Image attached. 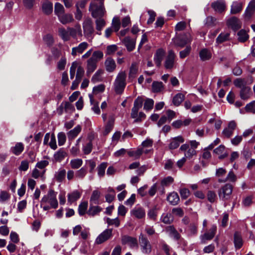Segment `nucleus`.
<instances>
[{"label":"nucleus","mask_w":255,"mask_h":255,"mask_svg":"<svg viewBox=\"0 0 255 255\" xmlns=\"http://www.w3.org/2000/svg\"><path fill=\"white\" fill-rule=\"evenodd\" d=\"M175 54L172 50H170L168 52V55L166 57L164 66L167 70H172L175 65Z\"/></svg>","instance_id":"obj_7"},{"label":"nucleus","mask_w":255,"mask_h":255,"mask_svg":"<svg viewBox=\"0 0 255 255\" xmlns=\"http://www.w3.org/2000/svg\"><path fill=\"white\" fill-rule=\"evenodd\" d=\"M66 171L64 168H60L54 174V178L58 182H62L66 177Z\"/></svg>","instance_id":"obj_29"},{"label":"nucleus","mask_w":255,"mask_h":255,"mask_svg":"<svg viewBox=\"0 0 255 255\" xmlns=\"http://www.w3.org/2000/svg\"><path fill=\"white\" fill-rule=\"evenodd\" d=\"M104 56L103 53L101 51H95L93 52L92 56L90 59L97 62L98 61L103 58Z\"/></svg>","instance_id":"obj_53"},{"label":"nucleus","mask_w":255,"mask_h":255,"mask_svg":"<svg viewBox=\"0 0 255 255\" xmlns=\"http://www.w3.org/2000/svg\"><path fill=\"white\" fill-rule=\"evenodd\" d=\"M97 19L95 21L96 23V28L97 30L96 34L98 35H101V31L103 28L106 25V22L105 20L101 18V17L96 18Z\"/></svg>","instance_id":"obj_31"},{"label":"nucleus","mask_w":255,"mask_h":255,"mask_svg":"<svg viewBox=\"0 0 255 255\" xmlns=\"http://www.w3.org/2000/svg\"><path fill=\"white\" fill-rule=\"evenodd\" d=\"M66 64V59L65 57H62L57 63V68L59 70H63L65 69Z\"/></svg>","instance_id":"obj_61"},{"label":"nucleus","mask_w":255,"mask_h":255,"mask_svg":"<svg viewBox=\"0 0 255 255\" xmlns=\"http://www.w3.org/2000/svg\"><path fill=\"white\" fill-rule=\"evenodd\" d=\"M164 55V51L161 49H158L154 56V61L157 67L161 65Z\"/></svg>","instance_id":"obj_25"},{"label":"nucleus","mask_w":255,"mask_h":255,"mask_svg":"<svg viewBox=\"0 0 255 255\" xmlns=\"http://www.w3.org/2000/svg\"><path fill=\"white\" fill-rule=\"evenodd\" d=\"M251 95V89L250 87L245 86L242 87L240 91V97L242 99L246 100L248 99Z\"/></svg>","instance_id":"obj_33"},{"label":"nucleus","mask_w":255,"mask_h":255,"mask_svg":"<svg viewBox=\"0 0 255 255\" xmlns=\"http://www.w3.org/2000/svg\"><path fill=\"white\" fill-rule=\"evenodd\" d=\"M112 236V229H106L102 232L96 239L95 245H100L109 240Z\"/></svg>","instance_id":"obj_8"},{"label":"nucleus","mask_w":255,"mask_h":255,"mask_svg":"<svg viewBox=\"0 0 255 255\" xmlns=\"http://www.w3.org/2000/svg\"><path fill=\"white\" fill-rule=\"evenodd\" d=\"M207 197L208 200L210 203H214L217 199V195L216 193L214 191L212 190H209L208 191Z\"/></svg>","instance_id":"obj_57"},{"label":"nucleus","mask_w":255,"mask_h":255,"mask_svg":"<svg viewBox=\"0 0 255 255\" xmlns=\"http://www.w3.org/2000/svg\"><path fill=\"white\" fill-rule=\"evenodd\" d=\"M227 23L234 30H237L241 27V22L236 17H233L229 19Z\"/></svg>","instance_id":"obj_17"},{"label":"nucleus","mask_w":255,"mask_h":255,"mask_svg":"<svg viewBox=\"0 0 255 255\" xmlns=\"http://www.w3.org/2000/svg\"><path fill=\"white\" fill-rule=\"evenodd\" d=\"M230 33L229 32H222L216 38V43L218 44L222 43L229 40Z\"/></svg>","instance_id":"obj_35"},{"label":"nucleus","mask_w":255,"mask_h":255,"mask_svg":"<svg viewBox=\"0 0 255 255\" xmlns=\"http://www.w3.org/2000/svg\"><path fill=\"white\" fill-rule=\"evenodd\" d=\"M238 40L241 42H244L249 38V35L247 31L242 29L238 32Z\"/></svg>","instance_id":"obj_46"},{"label":"nucleus","mask_w":255,"mask_h":255,"mask_svg":"<svg viewBox=\"0 0 255 255\" xmlns=\"http://www.w3.org/2000/svg\"><path fill=\"white\" fill-rule=\"evenodd\" d=\"M103 73V70L101 69H99L96 71V72L93 76L91 81L93 83H96L97 82H100L102 81V75Z\"/></svg>","instance_id":"obj_47"},{"label":"nucleus","mask_w":255,"mask_h":255,"mask_svg":"<svg viewBox=\"0 0 255 255\" xmlns=\"http://www.w3.org/2000/svg\"><path fill=\"white\" fill-rule=\"evenodd\" d=\"M161 220L166 224H171L173 218L171 214H163L161 217Z\"/></svg>","instance_id":"obj_49"},{"label":"nucleus","mask_w":255,"mask_h":255,"mask_svg":"<svg viewBox=\"0 0 255 255\" xmlns=\"http://www.w3.org/2000/svg\"><path fill=\"white\" fill-rule=\"evenodd\" d=\"M138 71V66L136 63H132L130 67L129 77L134 78Z\"/></svg>","instance_id":"obj_50"},{"label":"nucleus","mask_w":255,"mask_h":255,"mask_svg":"<svg viewBox=\"0 0 255 255\" xmlns=\"http://www.w3.org/2000/svg\"><path fill=\"white\" fill-rule=\"evenodd\" d=\"M57 137L59 145H63L65 143L66 139L65 133L63 132H60L58 134Z\"/></svg>","instance_id":"obj_56"},{"label":"nucleus","mask_w":255,"mask_h":255,"mask_svg":"<svg viewBox=\"0 0 255 255\" xmlns=\"http://www.w3.org/2000/svg\"><path fill=\"white\" fill-rule=\"evenodd\" d=\"M58 34L64 41H67L70 39V34L68 30L64 27H60L58 29Z\"/></svg>","instance_id":"obj_27"},{"label":"nucleus","mask_w":255,"mask_h":255,"mask_svg":"<svg viewBox=\"0 0 255 255\" xmlns=\"http://www.w3.org/2000/svg\"><path fill=\"white\" fill-rule=\"evenodd\" d=\"M45 170H44L42 171H40L35 168L32 171V176L35 179H37L40 177H42L45 173Z\"/></svg>","instance_id":"obj_59"},{"label":"nucleus","mask_w":255,"mask_h":255,"mask_svg":"<svg viewBox=\"0 0 255 255\" xmlns=\"http://www.w3.org/2000/svg\"><path fill=\"white\" fill-rule=\"evenodd\" d=\"M154 104V101L152 99H147L144 104V109L150 110L152 109Z\"/></svg>","instance_id":"obj_60"},{"label":"nucleus","mask_w":255,"mask_h":255,"mask_svg":"<svg viewBox=\"0 0 255 255\" xmlns=\"http://www.w3.org/2000/svg\"><path fill=\"white\" fill-rule=\"evenodd\" d=\"M167 200L170 204L174 206L178 204L180 199L177 193L173 192L168 195Z\"/></svg>","instance_id":"obj_24"},{"label":"nucleus","mask_w":255,"mask_h":255,"mask_svg":"<svg viewBox=\"0 0 255 255\" xmlns=\"http://www.w3.org/2000/svg\"><path fill=\"white\" fill-rule=\"evenodd\" d=\"M70 36L74 39H78L82 37V31L79 24H76L74 27H68Z\"/></svg>","instance_id":"obj_12"},{"label":"nucleus","mask_w":255,"mask_h":255,"mask_svg":"<svg viewBox=\"0 0 255 255\" xmlns=\"http://www.w3.org/2000/svg\"><path fill=\"white\" fill-rule=\"evenodd\" d=\"M104 0H93L89 6V11L94 18L101 17L104 13Z\"/></svg>","instance_id":"obj_1"},{"label":"nucleus","mask_w":255,"mask_h":255,"mask_svg":"<svg viewBox=\"0 0 255 255\" xmlns=\"http://www.w3.org/2000/svg\"><path fill=\"white\" fill-rule=\"evenodd\" d=\"M128 51H132L135 45V40L129 36L126 37L122 40Z\"/></svg>","instance_id":"obj_16"},{"label":"nucleus","mask_w":255,"mask_h":255,"mask_svg":"<svg viewBox=\"0 0 255 255\" xmlns=\"http://www.w3.org/2000/svg\"><path fill=\"white\" fill-rule=\"evenodd\" d=\"M58 17L59 20L63 24H66L69 23H71L74 21L73 15L71 14L65 13V12L59 15Z\"/></svg>","instance_id":"obj_21"},{"label":"nucleus","mask_w":255,"mask_h":255,"mask_svg":"<svg viewBox=\"0 0 255 255\" xmlns=\"http://www.w3.org/2000/svg\"><path fill=\"white\" fill-rule=\"evenodd\" d=\"M42 10L46 14H50L53 10V4L51 2L47 1L42 4Z\"/></svg>","instance_id":"obj_42"},{"label":"nucleus","mask_w":255,"mask_h":255,"mask_svg":"<svg viewBox=\"0 0 255 255\" xmlns=\"http://www.w3.org/2000/svg\"><path fill=\"white\" fill-rule=\"evenodd\" d=\"M143 151L142 148H138L136 150L129 151L128 152V155L130 157H134L135 158H138L142 154Z\"/></svg>","instance_id":"obj_52"},{"label":"nucleus","mask_w":255,"mask_h":255,"mask_svg":"<svg viewBox=\"0 0 255 255\" xmlns=\"http://www.w3.org/2000/svg\"><path fill=\"white\" fill-rule=\"evenodd\" d=\"M139 241L143 253L148 254L151 252V245L146 237L141 234L139 237Z\"/></svg>","instance_id":"obj_10"},{"label":"nucleus","mask_w":255,"mask_h":255,"mask_svg":"<svg viewBox=\"0 0 255 255\" xmlns=\"http://www.w3.org/2000/svg\"><path fill=\"white\" fill-rule=\"evenodd\" d=\"M216 19L212 16H209L207 17L205 20V24L207 26H212L215 24Z\"/></svg>","instance_id":"obj_62"},{"label":"nucleus","mask_w":255,"mask_h":255,"mask_svg":"<svg viewBox=\"0 0 255 255\" xmlns=\"http://www.w3.org/2000/svg\"><path fill=\"white\" fill-rule=\"evenodd\" d=\"M234 243L236 250L240 249L243 245V241L241 234L236 232L234 235Z\"/></svg>","instance_id":"obj_20"},{"label":"nucleus","mask_w":255,"mask_h":255,"mask_svg":"<svg viewBox=\"0 0 255 255\" xmlns=\"http://www.w3.org/2000/svg\"><path fill=\"white\" fill-rule=\"evenodd\" d=\"M93 144L91 141L83 145L82 150L84 154H89L92 150Z\"/></svg>","instance_id":"obj_51"},{"label":"nucleus","mask_w":255,"mask_h":255,"mask_svg":"<svg viewBox=\"0 0 255 255\" xmlns=\"http://www.w3.org/2000/svg\"><path fill=\"white\" fill-rule=\"evenodd\" d=\"M65 12L64 7L59 2H56L55 4L54 12L55 14L58 17L59 15L62 14Z\"/></svg>","instance_id":"obj_48"},{"label":"nucleus","mask_w":255,"mask_h":255,"mask_svg":"<svg viewBox=\"0 0 255 255\" xmlns=\"http://www.w3.org/2000/svg\"><path fill=\"white\" fill-rule=\"evenodd\" d=\"M87 173V170L85 167L81 168L75 172V177L79 179H83Z\"/></svg>","instance_id":"obj_45"},{"label":"nucleus","mask_w":255,"mask_h":255,"mask_svg":"<svg viewBox=\"0 0 255 255\" xmlns=\"http://www.w3.org/2000/svg\"><path fill=\"white\" fill-rule=\"evenodd\" d=\"M101 193L98 190H94L92 193L89 201L90 204L98 205L100 204V197Z\"/></svg>","instance_id":"obj_26"},{"label":"nucleus","mask_w":255,"mask_h":255,"mask_svg":"<svg viewBox=\"0 0 255 255\" xmlns=\"http://www.w3.org/2000/svg\"><path fill=\"white\" fill-rule=\"evenodd\" d=\"M126 75L125 72H121L118 75L115 81V91L117 94H121L126 87Z\"/></svg>","instance_id":"obj_2"},{"label":"nucleus","mask_w":255,"mask_h":255,"mask_svg":"<svg viewBox=\"0 0 255 255\" xmlns=\"http://www.w3.org/2000/svg\"><path fill=\"white\" fill-rule=\"evenodd\" d=\"M255 12V0H252L249 3L243 15L246 20H249Z\"/></svg>","instance_id":"obj_11"},{"label":"nucleus","mask_w":255,"mask_h":255,"mask_svg":"<svg viewBox=\"0 0 255 255\" xmlns=\"http://www.w3.org/2000/svg\"><path fill=\"white\" fill-rule=\"evenodd\" d=\"M107 167V162H102L97 167L98 175L99 177H102L104 176L105 173V170Z\"/></svg>","instance_id":"obj_43"},{"label":"nucleus","mask_w":255,"mask_h":255,"mask_svg":"<svg viewBox=\"0 0 255 255\" xmlns=\"http://www.w3.org/2000/svg\"><path fill=\"white\" fill-rule=\"evenodd\" d=\"M184 98V94L181 93L177 94L173 98V104L176 106H178L183 102Z\"/></svg>","instance_id":"obj_41"},{"label":"nucleus","mask_w":255,"mask_h":255,"mask_svg":"<svg viewBox=\"0 0 255 255\" xmlns=\"http://www.w3.org/2000/svg\"><path fill=\"white\" fill-rule=\"evenodd\" d=\"M237 127V124L234 121L230 122L228 124V127L224 129L222 131V136L224 138H230Z\"/></svg>","instance_id":"obj_9"},{"label":"nucleus","mask_w":255,"mask_h":255,"mask_svg":"<svg viewBox=\"0 0 255 255\" xmlns=\"http://www.w3.org/2000/svg\"><path fill=\"white\" fill-rule=\"evenodd\" d=\"M24 148V146L22 142H17L14 146L10 148V151L13 154L18 156L23 152Z\"/></svg>","instance_id":"obj_23"},{"label":"nucleus","mask_w":255,"mask_h":255,"mask_svg":"<svg viewBox=\"0 0 255 255\" xmlns=\"http://www.w3.org/2000/svg\"><path fill=\"white\" fill-rule=\"evenodd\" d=\"M83 164V160L80 158H75L71 159L70 162V165L72 169H78Z\"/></svg>","instance_id":"obj_40"},{"label":"nucleus","mask_w":255,"mask_h":255,"mask_svg":"<svg viewBox=\"0 0 255 255\" xmlns=\"http://www.w3.org/2000/svg\"><path fill=\"white\" fill-rule=\"evenodd\" d=\"M45 203H49L51 207L54 209L58 207L56 193L53 190L50 189L47 194L44 195L41 199V206Z\"/></svg>","instance_id":"obj_3"},{"label":"nucleus","mask_w":255,"mask_h":255,"mask_svg":"<svg viewBox=\"0 0 255 255\" xmlns=\"http://www.w3.org/2000/svg\"><path fill=\"white\" fill-rule=\"evenodd\" d=\"M66 152L63 148H60L54 154V159L56 161H62L65 157Z\"/></svg>","instance_id":"obj_38"},{"label":"nucleus","mask_w":255,"mask_h":255,"mask_svg":"<svg viewBox=\"0 0 255 255\" xmlns=\"http://www.w3.org/2000/svg\"><path fill=\"white\" fill-rule=\"evenodd\" d=\"M91 104L92 105L91 108L92 110L96 114H100V110L99 107V103L95 102L94 100L93 97L91 94L89 95Z\"/></svg>","instance_id":"obj_36"},{"label":"nucleus","mask_w":255,"mask_h":255,"mask_svg":"<svg viewBox=\"0 0 255 255\" xmlns=\"http://www.w3.org/2000/svg\"><path fill=\"white\" fill-rule=\"evenodd\" d=\"M245 109L246 111L248 113L255 114V101H253L247 104Z\"/></svg>","instance_id":"obj_54"},{"label":"nucleus","mask_w":255,"mask_h":255,"mask_svg":"<svg viewBox=\"0 0 255 255\" xmlns=\"http://www.w3.org/2000/svg\"><path fill=\"white\" fill-rule=\"evenodd\" d=\"M97 64V62H95V61L90 58L88 60L87 65V74L88 76L90 75L96 70Z\"/></svg>","instance_id":"obj_30"},{"label":"nucleus","mask_w":255,"mask_h":255,"mask_svg":"<svg viewBox=\"0 0 255 255\" xmlns=\"http://www.w3.org/2000/svg\"><path fill=\"white\" fill-rule=\"evenodd\" d=\"M184 142V139L182 136H178L173 137L170 139L169 144V148L170 149H175L179 147L180 144Z\"/></svg>","instance_id":"obj_15"},{"label":"nucleus","mask_w":255,"mask_h":255,"mask_svg":"<svg viewBox=\"0 0 255 255\" xmlns=\"http://www.w3.org/2000/svg\"><path fill=\"white\" fill-rule=\"evenodd\" d=\"M200 57L203 61L209 60L211 57L210 52L207 49H203L201 50L199 53Z\"/></svg>","instance_id":"obj_44"},{"label":"nucleus","mask_w":255,"mask_h":255,"mask_svg":"<svg viewBox=\"0 0 255 255\" xmlns=\"http://www.w3.org/2000/svg\"><path fill=\"white\" fill-rule=\"evenodd\" d=\"M196 151L193 149V148H190L186 151V152H185L184 155L185 158H192L194 155H196Z\"/></svg>","instance_id":"obj_63"},{"label":"nucleus","mask_w":255,"mask_h":255,"mask_svg":"<svg viewBox=\"0 0 255 255\" xmlns=\"http://www.w3.org/2000/svg\"><path fill=\"white\" fill-rule=\"evenodd\" d=\"M88 203L86 202H83L80 204L78 207V212L80 216L84 215L87 209Z\"/></svg>","instance_id":"obj_55"},{"label":"nucleus","mask_w":255,"mask_h":255,"mask_svg":"<svg viewBox=\"0 0 255 255\" xmlns=\"http://www.w3.org/2000/svg\"><path fill=\"white\" fill-rule=\"evenodd\" d=\"M67 197L68 202L70 204H72L80 198L81 193L78 191L75 190L71 193L68 194Z\"/></svg>","instance_id":"obj_34"},{"label":"nucleus","mask_w":255,"mask_h":255,"mask_svg":"<svg viewBox=\"0 0 255 255\" xmlns=\"http://www.w3.org/2000/svg\"><path fill=\"white\" fill-rule=\"evenodd\" d=\"M123 242L124 244H128L130 248L138 247L137 240L133 237L125 236L123 238Z\"/></svg>","instance_id":"obj_22"},{"label":"nucleus","mask_w":255,"mask_h":255,"mask_svg":"<svg viewBox=\"0 0 255 255\" xmlns=\"http://www.w3.org/2000/svg\"><path fill=\"white\" fill-rule=\"evenodd\" d=\"M172 40L175 46L183 48L186 44L190 43L192 38L190 33H185L183 35H179L173 38Z\"/></svg>","instance_id":"obj_6"},{"label":"nucleus","mask_w":255,"mask_h":255,"mask_svg":"<svg viewBox=\"0 0 255 255\" xmlns=\"http://www.w3.org/2000/svg\"><path fill=\"white\" fill-rule=\"evenodd\" d=\"M164 86L162 82L154 81L152 84V90L154 93H158L163 90Z\"/></svg>","instance_id":"obj_39"},{"label":"nucleus","mask_w":255,"mask_h":255,"mask_svg":"<svg viewBox=\"0 0 255 255\" xmlns=\"http://www.w3.org/2000/svg\"><path fill=\"white\" fill-rule=\"evenodd\" d=\"M233 192V186L230 184H226L218 190V195L220 199L226 201L231 198Z\"/></svg>","instance_id":"obj_4"},{"label":"nucleus","mask_w":255,"mask_h":255,"mask_svg":"<svg viewBox=\"0 0 255 255\" xmlns=\"http://www.w3.org/2000/svg\"><path fill=\"white\" fill-rule=\"evenodd\" d=\"M131 216L135 217L137 219H142L145 216L144 210L141 207H135L130 211Z\"/></svg>","instance_id":"obj_18"},{"label":"nucleus","mask_w":255,"mask_h":255,"mask_svg":"<svg viewBox=\"0 0 255 255\" xmlns=\"http://www.w3.org/2000/svg\"><path fill=\"white\" fill-rule=\"evenodd\" d=\"M234 84L237 87L242 88L243 87L246 86L245 85V81L244 79L241 78H237L234 81Z\"/></svg>","instance_id":"obj_64"},{"label":"nucleus","mask_w":255,"mask_h":255,"mask_svg":"<svg viewBox=\"0 0 255 255\" xmlns=\"http://www.w3.org/2000/svg\"><path fill=\"white\" fill-rule=\"evenodd\" d=\"M81 127L77 125L73 129H71L67 133V136L69 140H72L75 138L81 131Z\"/></svg>","instance_id":"obj_28"},{"label":"nucleus","mask_w":255,"mask_h":255,"mask_svg":"<svg viewBox=\"0 0 255 255\" xmlns=\"http://www.w3.org/2000/svg\"><path fill=\"white\" fill-rule=\"evenodd\" d=\"M83 28L84 35L88 40H91L93 38V33L94 28L91 19L87 18L83 22Z\"/></svg>","instance_id":"obj_5"},{"label":"nucleus","mask_w":255,"mask_h":255,"mask_svg":"<svg viewBox=\"0 0 255 255\" xmlns=\"http://www.w3.org/2000/svg\"><path fill=\"white\" fill-rule=\"evenodd\" d=\"M243 3L240 1L233 2L231 7V13L235 14L240 13L243 9Z\"/></svg>","instance_id":"obj_19"},{"label":"nucleus","mask_w":255,"mask_h":255,"mask_svg":"<svg viewBox=\"0 0 255 255\" xmlns=\"http://www.w3.org/2000/svg\"><path fill=\"white\" fill-rule=\"evenodd\" d=\"M216 226L212 225L208 232L205 233L204 235L200 236L201 243L202 244H205L206 241L212 240L216 234Z\"/></svg>","instance_id":"obj_13"},{"label":"nucleus","mask_w":255,"mask_h":255,"mask_svg":"<svg viewBox=\"0 0 255 255\" xmlns=\"http://www.w3.org/2000/svg\"><path fill=\"white\" fill-rule=\"evenodd\" d=\"M211 7L215 11L222 13L226 9V3L224 0H217L211 3Z\"/></svg>","instance_id":"obj_14"},{"label":"nucleus","mask_w":255,"mask_h":255,"mask_svg":"<svg viewBox=\"0 0 255 255\" xmlns=\"http://www.w3.org/2000/svg\"><path fill=\"white\" fill-rule=\"evenodd\" d=\"M186 231L188 236H192L197 234V225L195 223H190L188 228L186 229Z\"/></svg>","instance_id":"obj_37"},{"label":"nucleus","mask_w":255,"mask_h":255,"mask_svg":"<svg viewBox=\"0 0 255 255\" xmlns=\"http://www.w3.org/2000/svg\"><path fill=\"white\" fill-rule=\"evenodd\" d=\"M191 50V47L190 46H187L185 49L179 52V56L181 59H183L189 55Z\"/></svg>","instance_id":"obj_58"},{"label":"nucleus","mask_w":255,"mask_h":255,"mask_svg":"<svg viewBox=\"0 0 255 255\" xmlns=\"http://www.w3.org/2000/svg\"><path fill=\"white\" fill-rule=\"evenodd\" d=\"M102 208L97 205L90 204V207L87 213L90 216H94L102 211Z\"/></svg>","instance_id":"obj_32"}]
</instances>
